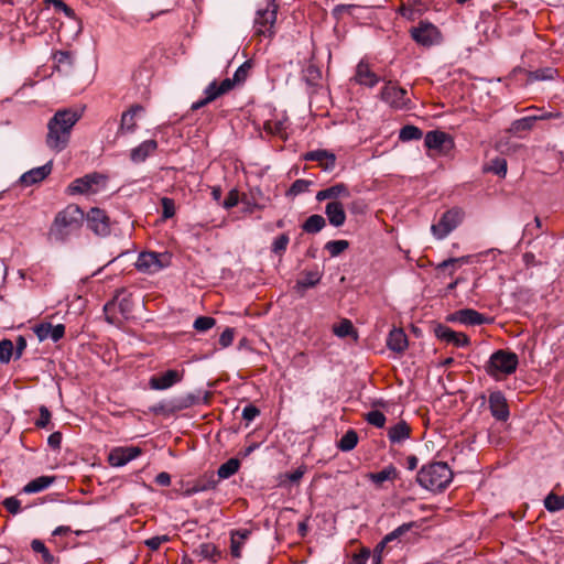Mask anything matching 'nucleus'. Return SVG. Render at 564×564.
<instances>
[{
	"label": "nucleus",
	"mask_w": 564,
	"mask_h": 564,
	"mask_svg": "<svg viewBox=\"0 0 564 564\" xmlns=\"http://www.w3.org/2000/svg\"><path fill=\"white\" fill-rule=\"evenodd\" d=\"M340 196H344V197L349 196L348 187L343 183L335 184L328 188L317 192L316 199L318 202H322L325 199H335Z\"/></svg>",
	"instance_id": "30"
},
{
	"label": "nucleus",
	"mask_w": 564,
	"mask_h": 564,
	"mask_svg": "<svg viewBox=\"0 0 564 564\" xmlns=\"http://www.w3.org/2000/svg\"><path fill=\"white\" fill-rule=\"evenodd\" d=\"M215 324H216L215 318H213L210 316H199L194 322V328L197 332H206V330L210 329L212 327H214Z\"/></svg>",
	"instance_id": "48"
},
{
	"label": "nucleus",
	"mask_w": 564,
	"mask_h": 564,
	"mask_svg": "<svg viewBox=\"0 0 564 564\" xmlns=\"http://www.w3.org/2000/svg\"><path fill=\"white\" fill-rule=\"evenodd\" d=\"M240 467V463L237 458H230L226 463L221 464L217 470V475L221 479H227L235 475Z\"/></svg>",
	"instance_id": "34"
},
{
	"label": "nucleus",
	"mask_w": 564,
	"mask_h": 564,
	"mask_svg": "<svg viewBox=\"0 0 564 564\" xmlns=\"http://www.w3.org/2000/svg\"><path fill=\"white\" fill-rule=\"evenodd\" d=\"M14 351V345L10 339H2L0 341V362L9 364Z\"/></svg>",
	"instance_id": "42"
},
{
	"label": "nucleus",
	"mask_w": 564,
	"mask_h": 564,
	"mask_svg": "<svg viewBox=\"0 0 564 564\" xmlns=\"http://www.w3.org/2000/svg\"><path fill=\"white\" fill-rule=\"evenodd\" d=\"M141 455V448L135 446L116 447L108 456L109 464L113 467H121Z\"/></svg>",
	"instance_id": "12"
},
{
	"label": "nucleus",
	"mask_w": 564,
	"mask_h": 564,
	"mask_svg": "<svg viewBox=\"0 0 564 564\" xmlns=\"http://www.w3.org/2000/svg\"><path fill=\"white\" fill-rule=\"evenodd\" d=\"M33 332L40 341L52 339L56 343L64 337L65 326L63 324L52 325L51 323H41L34 326Z\"/></svg>",
	"instance_id": "15"
},
{
	"label": "nucleus",
	"mask_w": 564,
	"mask_h": 564,
	"mask_svg": "<svg viewBox=\"0 0 564 564\" xmlns=\"http://www.w3.org/2000/svg\"><path fill=\"white\" fill-rule=\"evenodd\" d=\"M250 534L251 531L248 529H239L231 532L230 553L234 557L239 558L241 556V549Z\"/></svg>",
	"instance_id": "28"
},
{
	"label": "nucleus",
	"mask_w": 564,
	"mask_h": 564,
	"mask_svg": "<svg viewBox=\"0 0 564 564\" xmlns=\"http://www.w3.org/2000/svg\"><path fill=\"white\" fill-rule=\"evenodd\" d=\"M239 202V194L236 189H231L227 197L225 198L223 206L226 209H230L235 207Z\"/></svg>",
	"instance_id": "61"
},
{
	"label": "nucleus",
	"mask_w": 564,
	"mask_h": 564,
	"mask_svg": "<svg viewBox=\"0 0 564 564\" xmlns=\"http://www.w3.org/2000/svg\"><path fill=\"white\" fill-rule=\"evenodd\" d=\"M86 224L96 236L107 237L111 231V224L105 210L94 207L86 216Z\"/></svg>",
	"instance_id": "8"
},
{
	"label": "nucleus",
	"mask_w": 564,
	"mask_h": 564,
	"mask_svg": "<svg viewBox=\"0 0 564 564\" xmlns=\"http://www.w3.org/2000/svg\"><path fill=\"white\" fill-rule=\"evenodd\" d=\"M144 108L141 105H133L121 116L118 133H133L137 129V116L142 113Z\"/></svg>",
	"instance_id": "19"
},
{
	"label": "nucleus",
	"mask_w": 564,
	"mask_h": 564,
	"mask_svg": "<svg viewBox=\"0 0 564 564\" xmlns=\"http://www.w3.org/2000/svg\"><path fill=\"white\" fill-rule=\"evenodd\" d=\"M313 184L312 181L307 180H296L288 191V195L297 196L308 191L310 186Z\"/></svg>",
	"instance_id": "44"
},
{
	"label": "nucleus",
	"mask_w": 564,
	"mask_h": 564,
	"mask_svg": "<svg viewBox=\"0 0 564 564\" xmlns=\"http://www.w3.org/2000/svg\"><path fill=\"white\" fill-rule=\"evenodd\" d=\"M55 480L53 476H40L23 487L25 494H36L48 488Z\"/></svg>",
	"instance_id": "31"
},
{
	"label": "nucleus",
	"mask_w": 564,
	"mask_h": 564,
	"mask_svg": "<svg viewBox=\"0 0 564 564\" xmlns=\"http://www.w3.org/2000/svg\"><path fill=\"white\" fill-rule=\"evenodd\" d=\"M249 69H250L249 63L246 62L242 65H240L236 69V72H235V74H234V76L231 78L234 80V83L235 84L243 83L246 80L247 76H248Z\"/></svg>",
	"instance_id": "53"
},
{
	"label": "nucleus",
	"mask_w": 564,
	"mask_h": 564,
	"mask_svg": "<svg viewBox=\"0 0 564 564\" xmlns=\"http://www.w3.org/2000/svg\"><path fill=\"white\" fill-rule=\"evenodd\" d=\"M108 177L100 173L86 174L83 177L74 180L67 187L70 195H95L104 192L107 187Z\"/></svg>",
	"instance_id": "6"
},
{
	"label": "nucleus",
	"mask_w": 564,
	"mask_h": 564,
	"mask_svg": "<svg viewBox=\"0 0 564 564\" xmlns=\"http://www.w3.org/2000/svg\"><path fill=\"white\" fill-rule=\"evenodd\" d=\"M322 273L318 270L305 271L303 276L295 283V291L303 294L305 290L314 288L319 283Z\"/></svg>",
	"instance_id": "27"
},
{
	"label": "nucleus",
	"mask_w": 564,
	"mask_h": 564,
	"mask_svg": "<svg viewBox=\"0 0 564 564\" xmlns=\"http://www.w3.org/2000/svg\"><path fill=\"white\" fill-rule=\"evenodd\" d=\"M162 216L165 219L172 218L175 215V203L170 197L161 198Z\"/></svg>",
	"instance_id": "51"
},
{
	"label": "nucleus",
	"mask_w": 564,
	"mask_h": 564,
	"mask_svg": "<svg viewBox=\"0 0 564 564\" xmlns=\"http://www.w3.org/2000/svg\"><path fill=\"white\" fill-rule=\"evenodd\" d=\"M452 479L453 471L448 465L443 462H436L423 466L416 477L419 485L431 491L445 489Z\"/></svg>",
	"instance_id": "3"
},
{
	"label": "nucleus",
	"mask_w": 564,
	"mask_h": 564,
	"mask_svg": "<svg viewBox=\"0 0 564 564\" xmlns=\"http://www.w3.org/2000/svg\"><path fill=\"white\" fill-rule=\"evenodd\" d=\"M464 219L460 208H452L445 212L436 224L431 227L432 234L437 239L447 237Z\"/></svg>",
	"instance_id": "7"
},
{
	"label": "nucleus",
	"mask_w": 564,
	"mask_h": 564,
	"mask_svg": "<svg viewBox=\"0 0 564 564\" xmlns=\"http://www.w3.org/2000/svg\"><path fill=\"white\" fill-rule=\"evenodd\" d=\"M199 555H202L204 558H208L212 560L213 562H216L219 556V553L214 544L203 543L199 545Z\"/></svg>",
	"instance_id": "46"
},
{
	"label": "nucleus",
	"mask_w": 564,
	"mask_h": 564,
	"mask_svg": "<svg viewBox=\"0 0 564 564\" xmlns=\"http://www.w3.org/2000/svg\"><path fill=\"white\" fill-rule=\"evenodd\" d=\"M158 147V142L153 139L141 142L139 145L130 150V161L133 164H141L145 162L148 158H150L156 152Z\"/></svg>",
	"instance_id": "16"
},
{
	"label": "nucleus",
	"mask_w": 564,
	"mask_h": 564,
	"mask_svg": "<svg viewBox=\"0 0 564 564\" xmlns=\"http://www.w3.org/2000/svg\"><path fill=\"white\" fill-rule=\"evenodd\" d=\"M85 220L84 212L75 204L67 205L58 212L48 229L50 239L56 242H66L76 234Z\"/></svg>",
	"instance_id": "2"
},
{
	"label": "nucleus",
	"mask_w": 564,
	"mask_h": 564,
	"mask_svg": "<svg viewBox=\"0 0 564 564\" xmlns=\"http://www.w3.org/2000/svg\"><path fill=\"white\" fill-rule=\"evenodd\" d=\"M422 130L415 126H404L399 133L401 141L419 140L422 138Z\"/></svg>",
	"instance_id": "38"
},
{
	"label": "nucleus",
	"mask_w": 564,
	"mask_h": 564,
	"mask_svg": "<svg viewBox=\"0 0 564 564\" xmlns=\"http://www.w3.org/2000/svg\"><path fill=\"white\" fill-rule=\"evenodd\" d=\"M557 76V70L552 67L533 70L529 74L530 80H551Z\"/></svg>",
	"instance_id": "37"
},
{
	"label": "nucleus",
	"mask_w": 564,
	"mask_h": 564,
	"mask_svg": "<svg viewBox=\"0 0 564 564\" xmlns=\"http://www.w3.org/2000/svg\"><path fill=\"white\" fill-rule=\"evenodd\" d=\"M348 247L349 243L347 240H330L325 245V249L329 252L332 257L339 256Z\"/></svg>",
	"instance_id": "43"
},
{
	"label": "nucleus",
	"mask_w": 564,
	"mask_h": 564,
	"mask_svg": "<svg viewBox=\"0 0 564 564\" xmlns=\"http://www.w3.org/2000/svg\"><path fill=\"white\" fill-rule=\"evenodd\" d=\"M259 414H260V410L256 405H252V404L245 406L242 410V419L248 422L253 421Z\"/></svg>",
	"instance_id": "60"
},
{
	"label": "nucleus",
	"mask_w": 564,
	"mask_h": 564,
	"mask_svg": "<svg viewBox=\"0 0 564 564\" xmlns=\"http://www.w3.org/2000/svg\"><path fill=\"white\" fill-rule=\"evenodd\" d=\"M412 429L403 420L391 425L387 430V436L392 445H402L411 437Z\"/></svg>",
	"instance_id": "17"
},
{
	"label": "nucleus",
	"mask_w": 564,
	"mask_h": 564,
	"mask_svg": "<svg viewBox=\"0 0 564 564\" xmlns=\"http://www.w3.org/2000/svg\"><path fill=\"white\" fill-rule=\"evenodd\" d=\"M446 143L452 144L449 135L443 131H429L424 137V144L430 150H443Z\"/></svg>",
	"instance_id": "24"
},
{
	"label": "nucleus",
	"mask_w": 564,
	"mask_h": 564,
	"mask_svg": "<svg viewBox=\"0 0 564 564\" xmlns=\"http://www.w3.org/2000/svg\"><path fill=\"white\" fill-rule=\"evenodd\" d=\"M289 241H290V238L286 234L280 235L272 242V247H271L272 252H274L276 254H281L282 252H284L286 250Z\"/></svg>",
	"instance_id": "49"
},
{
	"label": "nucleus",
	"mask_w": 564,
	"mask_h": 564,
	"mask_svg": "<svg viewBox=\"0 0 564 564\" xmlns=\"http://www.w3.org/2000/svg\"><path fill=\"white\" fill-rule=\"evenodd\" d=\"M356 9L354 4H338L333 9V15L339 19L344 13H351Z\"/></svg>",
	"instance_id": "62"
},
{
	"label": "nucleus",
	"mask_w": 564,
	"mask_h": 564,
	"mask_svg": "<svg viewBox=\"0 0 564 564\" xmlns=\"http://www.w3.org/2000/svg\"><path fill=\"white\" fill-rule=\"evenodd\" d=\"M387 346L395 352H403L408 348V337L403 329L393 328L387 338Z\"/></svg>",
	"instance_id": "26"
},
{
	"label": "nucleus",
	"mask_w": 564,
	"mask_h": 564,
	"mask_svg": "<svg viewBox=\"0 0 564 564\" xmlns=\"http://www.w3.org/2000/svg\"><path fill=\"white\" fill-rule=\"evenodd\" d=\"M544 507L550 512H556L564 509V496L549 494L544 499Z\"/></svg>",
	"instance_id": "36"
},
{
	"label": "nucleus",
	"mask_w": 564,
	"mask_h": 564,
	"mask_svg": "<svg viewBox=\"0 0 564 564\" xmlns=\"http://www.w3.org/2000/svg\"><path fill=\"white\" fill-rule=\"evenodd\" d=\"M3 506L12 514H17L21 510V502L14 497L6 498Z\"/></svg>",
	"instance_id": "58"
},
{
	"label": "nucleus",
	"mask_w": 564,
	"mask_h": 564,
	"mask_svg": "<svg viewBox=\"0 0 564 564\" xmlns=\"http://www.w3.org/2000/svg\"><path fill=\"white\" fill-rule=\"evenodd\" d=\"M488 170L500 177H505L507 174V161L502 158H496L491 161Z\"/></svg>",
	"instance_id": "47"
},
{
	"label": "nucleus",
	"mask_w": 564,
	"mask_h": 564,
	"mask_svg": "<svg viewBox=\"0 0 564 564\" xmlns=\"http://www.w3.org/2000/svg\"><path fill=\"white\" fill-rule=\"evenodd\" d=\"M457 262L465 263L466 262V258L462 257V258H451V259L444 260L443 262H441L437 265V270H444V269L449 268V267L454 268Z\"/></svg>",
	"instance_id": "64"
},
{
	"label": "nucleus",
	"mask_w": 564,
	"mask_h": 564,
	"mask_svg": "<svg viewBox=\"0 0 564 564\" xmlns=\"http://www.w3.org/2000/svg\"><path fill=\"white\" fill-rule=\"evenodd\" d=\"M412 525H413V523H403L402 525L398 527L397 529H394L393 531L388 533L384 536V542L390 543V542L399 539L401 535L406 533L412 528Z\"/></svg>",
	"instance_id": "52"
},
{
	"label": "nucleus",
	"mask_w": 564,
	"mask_h": 564,
	"mask_svg": "<svg viewBox=\"0 0 564 564\" xmlns=\"http://www.w3.org/2000/svg\"><path fill=\"white\" fill-rule=\"evenodd\" d=\"M325 214L329 224L334 227H340L345 224L346 214L341 203L336 200L329 202L325 207Z\"/></svg>",
	"instance_id": "25"
},
{
	"label": "nucleus",
	"mask_w": 564,
	"mask_h": 564,
	"mask_svg": "<svg viewBox=\"0 0 564 564\" xmlns=\"http://www.w3.org/2000/svg\"><path fill=\"white\" fill-rule=\"evenodd\" d=\"M304 160L318 162L324 171H333L336 164V155L323 149L306 152Z\"/></svg>",
	"instance_id": "18"
},
{
	"label": "nucleus",
	"mask_w": 564,
	"mask_h": 564,
	"mask_svg": "<svg viewBox=\"0 0 564 564\" xmlns=\"http://www.w3.org/2000/svg\"><path fill=\"white\" fill-rule=\"evenodd\" d=\"M411 35L416 43L423 46H431L437 41L440 32L434 24L420 22L417 26L411 30Z\"/></svg>",
	"instance_id": "11"
},
{
	"label": "nucleus",
	"mask_w": 564,
	"mask_h": 564,
	"mask_svg": "<svg viewBox=\"0 0 564 564\" xmlns=\"http://www.w3.org/2000/svg\"><path fill=\"white\" fill-rule=\"evenodd\" d=\"M381 99L395 109L409 108L408 91L392 83H388L381 91Z\"/></svg>",
	"instance_id": "10"
},
{
	"label": "nucleus",
	"mask_w": 564,
	"mask_h": 564,
	"mask_svg": "<svg viewBox=\"0 0 564 564\" xmlns=\"http://www.w3.org/2000/svg\"><path fill=\"white\" fill-rule=\"evenodd\" d=\"M278 4L274 0H267L264 7L258 8L253 22L254 35L271 40L275 34Z\"/></svg>",
	"instance_id": "4"
},
{
	"label": "nucleus",
	"mask_w": 564,
	"mask_h": 564,
	"mask_svg": "<svg viewBox=\"0 0 564 564\" xmlns=\"http://www.w3.org/2000/svg\"><path fill=\"white\" fill-rule=\"evenodd\" d=\"M46 3L52 4L55 10L62 11L68 18L74 15V10L69 8L63 0H46Z\"/></svg>",
	"instance_id": "54"
},
{
	"label": "nucleus",
	"mask_w": 564,
	"mask_h": 564,
	"mask_svg": "<svg viewBox=\"0 0 564 564\" xmlns=\"http://www.w3.org/2000/svg\"><path fill=\"white\" fill-rule=\"evenodd\" d=\"M491 415L498 421H507L509 417V408L507 400L501 391H494L488 399Z\"/></svg>",
	"instance_id": "14"
},
{
	"label": "nucleus",
	"mask_w": 564,
	"mask_h": 564,
	"mask_svg": "<svg viewBox=\"0 0 564 564\" xmlns=\"http://www.w3.org/2000/svg\"><path fill=\"white\" fill-rule=\"evenodd\" d=\"M366 421L369 424H371L378 429H381L384 426L387 419H386V415L381 411L372 410L366 414Z\"/></svg>",
	"instance_id": "45"
},
{
	"label": "nucleus",
	"mask_w": 564,
	"mask_h": 564,
	"mask_svg": "<svg viewBox=\"0 0 564 564\" xmlns=\"http://www.w3.org/2000/svg\"><path fill=\"white\" fill-rule=\"evenodd\" d=\"M31 547L35 553H40L42 555V560L46 564H52L54 562V556L51 554L45 544L40 540H33L31 542Z\"/></svg>",
	"instance_id": "39"
},
{
	"label": "nucleus",
	"mask_w": 564,
	"mask_h": 564,
	"mask_svg": "<svg viewBox=\"0 0 564 564\" xmlns=\"http://www.w3.org/2000/svg\"><path fill=\"white\" fill-rule=\"evenodd\" d=\"M355 82L366 87H375L380 78L371 69L367 62L360 61L356 67Z\"/></svg>",
	"instance_id": "21"
},
{
	"label": "nucleus",
	"mask_w": 564,
	"mask_h": 564,
	"mask_svg": "<svg viewBox=\"0 0 564 564\" xmlns=\"http://www.w3.org/2000/svg\"><path fill=\"white\" fill-rule=\"evenodd\" d=\"M398 475V469L392 464H390L378 473L368 474V479L377 487H381L384 481L394 480Z\"/></svg>",
	"instance_id": "29"
},
{
	"label": "nucleus",
	"mask_w": 564,
	"mask_h": 564,
	"mask_svg": "<svg viewBox=\"0 0 564 564\" xmlns=\"http://www.w3.org/2000/svg\"><path fill=\"white\" fill-rule=\"evenodd\" d=\"M205 97L207 98V101H214L215 99H217L218 97L221 96L220 91H219V86L217 84V82H212L205 89Z\"/></svg>",
	"instance_id": "55"
},
{
	"label": "nucleus",
	"mask_w": 564,
	"mask_h": 564,
	"mask_svg": "<svg viewBox=\"0 0 564 564\" xmlns=\"http://www.w3.org/2000/svg\"><path fill=\"white\" fill-rule=\"evenodd\" d=\"M80 119V113L74 109L57 110L47 122L45 143L57 153L65 150L70 141L74 126Z\"/></svg>",
	"instance_id": "1"
},
{
	"label": "nucleus",
	"mask_w": 564,
	"mask_h": 564,
	"mask_svg": "<svg viewBox=\"0 0 564 564\" xmlns=\"http://www.w3.org/2000/svg\"><path fill=\"white\" fill-rule=\"evenodd\" d=\"M449 322L459 323L467 326L481 325L487 322V317L473 308H463L454 312L447 318Z\"/></svg>",
	"instance_id": "13"
},
{
	"label": "nucleus",
	"mask_w": 564,
	"mask_h": 564,
	"mask_svg": "<svg viewBox=\"0 0 564 564\" xmlns=\"http://www.w3.org/2000/svg\"><path fill=\"white\" fill-rule=\"evenodd\" d=\"M325 225L326 221L323 216L312 215L304 221L302 228L307 234H317L325 227Z\"/></svg>",
	"instance_id": "33"
},
{
	"label": "nucleus",
	"mask_w": 564,
	"mask_h": 564,
	"mask_svg": "<svg viewBox=\"0 0 564 564\" xmlns=\"http://www.w3.org/2000/svg\"><path fill=\"white\" fill-rule=\"evenodd\" d=\"M170 538L167 535L152 536L145 541V545L152 550H158L163 543L167 542Z\"/></svg>",
	"instance_id": "57"
},
{
	"label": "nucleus",
	"mask_w": 564,
	"mask_h": 564,
	"mask_svg": "<svg viewBox=\"0 0 564 564\" xmlns=\"http://www.w3.org/2000/svg\"><path fill=\"white\" fill-rule=\"evenodd\" d=\"M549 117H550V115H543V116H540V117H538V116H528V117H523V118L517 119V120H514L511 123L510 131L513 132V133H518V132H521V131L530 130V129H532V127L535 123V121L541 120V119H546Z\"/></svg>",
	"instance_id": "32"
},
{
	"label": "nucleus",
	"mask_w": 564,
	"mask_h": 564,
	"mask_svg": "<svg viewBox=\"0 0 564 564\" xmlns=\"http://www.w3.org/2000/svg\"><path fill=\"white\" fill-rule=\"evenodd\" d=\"M234 337H235V330L234 328H230V327H227L221 334H220V337H219V344L223 348H226V347H229L232 341H234Z\"/></svg>",
	"instance_id": "56"
},
{
	"label": "nucleus",
	"mask_w": 564,
	"mask_h": 564,
	"mask_svg": "<svg viewBox=\"0 0 564 564\" xmlns=\"http://www.w3.org/2000/svg\"><path fill=\"white\" fill-rule=\"evenodd\" d=\"M169 257L165 253L141 252L137 259L135 268L141 272L155 273L166 267Z\"/></svg>",
	"instance_id": "9"
},
{
	"label": "nucleus",
	"mask_w": 564,
	"mask_h": 564,
	"mask_svg": "<svg viewBox=\"0 0 564 564\" xmlns=\"http://www.w3.org/2000/svg\"><path fill=\"white\" fill-rule=\"evenodd\" d=\"M358 435L354 430L347 431L338 442V448L343 452H349L356 447Z\"/></svg>",
	"instance_id": "35"
},
{
	"label": "nucleus",
	"mask_w": 564,
	"mask_h": 564,
	"mask_svg": "<svg viewBox=\"0 0 564 564\" xmlns=\"http://www.w3.org/2000/svg\"><path fill=\"white\" fill-rule=\"evenodd\" d=\"M333 332L336 336L344 338L354 334L355 329L352 323L349 319L344 318L333 327Z\"/></svg>",
	"instance_id": "41"
},
{
	"label": "nucleus",
	"mask_w": 564,
	"mask_h": 564,
	"mask_svg": "<svg viewBox=\"0 0 564 564\" xmlns=\"http://www.w3.org/2000/svg\"><path fill=\"white\" fill-rule=\"evenodd\" d=\"M436 336L445 340L446 343H451L457 347H465L469 344V338L464 333H458L451 329L447 326H440L436 329Z\"/></svg>",
	"instance_id": "22"
},
{
	"label": "nucleus",
	"mask_w": 564,
	"mask_h": 564,
	"mask_svg": "<svg viewBox=\"0 0 564 564\" xmlns=\"http://www.w3.org/2000/svg\"><path fill=\"white\" fill-rule=\"evenodd\" d=\"M304 77L307 83L315 85L321 79L322 73L317 66L310 64L304 69Z\"/></svg>",
	"instance_id": "50"
},
{
	"label": "nucleus",
	"mask_w": 564,
	"mask_h": 564,
	"mask_svg": "<svg viewBox=\"0 0 564 564\" xmlns=\"http://www.w3.org/2000/svg\"><path fill=\"white\" fill-rule=\"evenodd\" d=\"M214 487H215L214 480H208V481L198 480L193 486L187 487L186 490L184 491V495L186 497H191L195 494L213 489Z\"/></svg>",
	"instance_id": "40"
},
{
	"label": "nucleus",
	"mask_w": 564,
	"mask_h": 564,
	"mask_svg": "<svg viewBox=\"0 0 564 564\" xmlns=\"http://www.w3.org/2000/svg\"><path fill=\"white\" fill-rule=\"evenodd\" d=\"M369 557L370 551L368 549H362L360 553L352 556L350 564H366Z\"/></svg>",
	"instance_id": "63"
},
{
	"label": "nucleus",
	"mask_w": 564,
	"mask_h": 564,
	"mask_svg": "<svg viewBox=\"0 0 564 564\" xmlns=\"http://www.w3.org/2000/svg\"><path fill=\"white\" fill-rule=\"evenodd\" d=\"M182 376L176 370H167L163 375L159 377H152L150 380V386L155 390H165L180 382Z\"/></svg>",
	"instance_id": "23"
},
{
	"label": "nucleus",
	"mask_w": 564,
	"mask_h": 564,
	"mask_svg": "<svg viewBox=\"0 0 564 564\" xmlns=\"http://www.w3.org/2000/svg\"><path fill=\"white\" fill-rule=\"evenodd\" d=\"M52 172V162H47L46 164L31 169L30 171L23 173L20 177V183L23 186H31L36 183L42 182L45 177H47Z\"/></svg>",
	"instance_id": "20"
},
{
	"label": "nucleus",
	"mask_w": 564,
	"mask_h": 564,
	"mask_svg": "<svg viewBox=\"0 0 564 564\" xmlns=\"http://www.w3.org/2000/svg\"><path fill=\"white\" fill-rule=\"evenodd\" d=\"M51 420V412L44 405L40 408V417L36 420L35 425L37 427H46Z\"/></svg>",
	"instance_id": "59"
},
{
	"label": "nucleus",
	"mask_w": 564,
	"mask_h": 564,
	"mask_svg": "<svg viewBox=\"0 0 564 564\" xmlns=\"http://www.w3.org/2000/svg\"><path fill=\"white\" fill-rule=\"evenodd\" d=\"M518 364L517 354L500 349L490 356L486 365V371L490 377L500 379L512 375L517 370Z\"/></svg>",
	"instance_id": "5"
}]
</instances>
